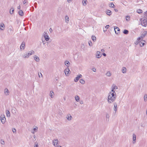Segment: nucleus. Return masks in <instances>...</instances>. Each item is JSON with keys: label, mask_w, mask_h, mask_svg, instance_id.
I'll list each match as a JSON object with an SVG mask.
<instances>
[{"label": "nucleus", "mask_w": 147, "mask_h": 147, "mask_svg": "<svg viewBox=\"0 0 147 147\" xmlns=\"http://www.w3.org/2000/svg\"><path fill=\"white\" fill-rule=\"evenodd\" d=\"M116 92L111 93L110 92L109 93L108 102L109 103H111L114 101L116 99Z\"/></svg>", "instance_id": "1"}, {"label": "nucleus", "mask_w": 147, "mask_h": 147, "mask_svg": "<svg viewBox=\"0 0 147 147\" xmlns=\"http://www.w3.org/2000/svg\"><path fill=\"white\" fill-rule=\"evenodd\" d=\"M147 35V31H144L143 32L141 36L140 37L138 38L137 39L138 40H140L141 39H142L144 38L145 36Z\"/></svg>", "instance_id": "2"}, {"label": "nucleus", "mask_w": 147, "mask_h": 147, "mask_svg": "<svg viewBox=\"0 0 147 147\" xmlns=\"http://www.w3.org/2000/svg\"><path fill=\"white\" fill-rule=\"evenodd\" d=\"M141 21V24L142 26L145 27L147 25V20L144 18Z\"/></svg>", "instance_id": "3"}, {"label": "nucleus", "mask_w": 147, "mask_h": 147, "mask_svg": "<svg viewBox=\"0 0 147 147\" xmlns=\"http://www.w3.org/2000/svg\"><path fill=\"white\" fill-rule=\"evenodd\" d=\"M7 32L9 34H12L13 32V28L11 26H9L8 28Z\"/></svg>", "instance_id": "4"}, {"label": "nucleus", "mask_w": 147, "mask_h": 147, "mask_svg": "<svg viewBox=\"0 0 147 147\" xmlns=\"http://www.w3.org/2000/svg\"><path fill=\"white\" fill-rule=\"evenodd\" d=\"M82 77V75L81 74H79L77 76V77L75 78L74 80L75 82H77L79 80V79L81 78Z\"/></svg>", "instance_id": "5"}, {"label": "nucleus", "mask_w": 147, "mask_h": 147, "mask_svg": "<svg viewBox=\"0 0 147 147\" xmlns=\"http://www.w3.org/2000/svg\"><path fill=\"white\" fill-rule=\"evenodd\" d=\"M43 36L46 40L48 41L49 40V37L46 33L44 32L43 34Z\"/></svg>", "instance_id": "6"}, {"label": "nucleus", "mask_w": 147, "mask_h": 147, "mask_svg": "<svg viewBox=\"0 0 147 147\" xmlns=\"http://www.w3.org/2000/svg\"><path fill=\"white\" fill-rule=\"evenodd\" d=\"M114 30L116 34H118L119 33L120 29L117 27H114Z\"/></svg>", "instance_id": "7"}, {"label": "nucleus", "mask_w": 147, "mask_h": 147, "mask_svg": "<svg viewBox=\"0 0 147 147\" xmlns=\"http://www.w3.org/2000/svg\"><path fill=\"white\" fill-rule=\"evenodd\" d=\"M34 60L37 62H39L40 61L39 57L36 55L34 56Z\"/></svg>", "instance_id": "8"}, {"label": "nucleus", "mask_w": 147, "mask_h": 147, "mask_svg": "<svg viewBox=\"0 0 147 147\" xmlns=\"http://www.w3.org/2000/svg\"><path fill=\"white\" fill-rule=\"evenodd\" d=\"M133 144H134L136 142V135L134 134H133Z\"/></svg>", "instance_id": "9"}, {"label": "nucleus", "mask_w": 147, "mask_h": 147, "mask_svg": "<svg viewBox=\"0 0 147 147\" xmlns=\"http://www.w3.org/2000/svg\"><path fill=\"white\" fill-rule=\"evenodd\" d=\"M100 52L99 51H97L96 52V57L98 58H100L101 57V55H100Z\"/></svg>", "instance_id": "10"}, {"label": "nucleus", "mask_w": 147, "mask_h": 147, "mask_svg": "<svg viewBox=\"0 0 147 147\" xmlns=\"http://www.w3.org/2000/svg\"><path fill=\"white\" fill-rule=\"evenodd\" d=\"M70 71V70L69 68H67L65 69V73L66 76H68L69 71Z\"/></svg>", "instance_id": "11"}, {"label": "nucleus", "mask_w": 147, "mask_h": 147, "mask_svg": "<svg viewBox=\"0 0 147 147\" xmlns=\"http://www.w3.org/2000/svg\"><path fill=\"white\" fill-rule=\"evenodd\" d=\"M4 92L6 96L9 95V91L7 88H5L4 89Z\"/></svg>", "instance_id": "12"}, {"label": "nucleus", "mask_w": 147, "mask_h": 147, "mask_svg": "<svg viewBox=\"0 0 147 147\" xmlns=\"http://www.w3.org/2000/svg\"><path fill=\"white\" fill-rule=\"evenodd\" d=\"M58 140L57 139L54 140L53 141V144L55 146L57 145Z\"/></svg>", "instance_id": "13"}, {"label": "nucleus", "mask_w": 147, "mask_h": 147, "mask_svg": "<svg viewBox=\"0 0 147 147\" xmlns=\"http://www.w3.org/2000/svg\"><path fill=\"white\" fill-rule=\"evenodd\" d=\"M66 118L68 121H71L72 118V117L70 114L67 115Z\"/></svg>", "instance_id": "14"}, {"label": "nucleus", "mask_w": 147, "mask_h": 147, "mask_svg": "<svg viewBox=\"0 0 147 147\" xmlns=\"http://www.w3.org/2000/svg\"><path fill=\"white\" fill-rule=\"evenodd\" d=\"M25 47V42H22L21 44L20 47V49L22 50V48L23 49H24Z\"/></svg>", "instance_id": "15"}, {"label": "nucleus", "mask_w": 147, "mask_h": 147, "mask_svg": "<svg viewBox=\"0 0 147 147\" xmlns=\"http://www.w3.org/2000/svg\"><path fill=\"white\" fill-rule=\"evenodd\" d=\"M114 107L113 108V110L115 112V113H116L117 111V104L116 102L114 103Z\"/></svg>", "instance_id": "16"}, {"label": "nucleus", "mask_w": 147, "mask_h": 147, "mask_svg": "<svg viewBox=\"0 0 147 147\" xmlns=\"http://www.w3.org/2000/svg\"><path fill=\"white\" fill-rule=\"evenodd\" d=\"M4 25L3 23H1L0 25V29L1 30H4Z\"/></svg>", "instance_id": "17"}, {"label": "nucleus", "mask_w": 147, "mask_h": 147, "mask_svg": "<svg viewBox=\"0 0 147 147\" xmlns=\"http://www.w3.org/2000/svg\"><path fill=\"white\" fill-rule=\"evenodd\" d=\"M34 51L32 50L30 51H29V52L27 53L29 57L30 56L34 54Z\"/></svg>", "instance_id": "18"}, {"label": "nucleus", "mask_w": 147, "mask_h": 147, "mask_svg": "<svg viewBox=\"0 0 147 147\" xmlns=\"http://www.w3.org/2000/svg\"><path fill=\"white\" fill-rule=\"evenodd\" d=\"M1 122L3 124H4L5 122V117H1Z\"/></svg>", "instance_id": "19"}, {"label": "nucleus", "mask_w": 147, "mask_h": 147, "mask_svg": "<svg viewBox=\"0 0 147 147\" xmlns=\"http://www.w3.org/2000/svg\"><path fill=\"white\" fill-rule=\"evenodd\" d=\"M126 67H123L122 68V72L123 73H126Z\"/></svg>", "instance_id": "20"}, {"label": "nucleus", "mask_w": 147, "mask_h": 147, "mask_svg": "<svg viewBox=\"0 0 147 147\" xmlns=\"http://www.w3.org/2000/svg\"><path fill=\"white\" fill-rule=\"evenodd\" d=\"M65 22L66 23H68L69 22V17L68 16H65Z\"/></svg>", "instance_id": "21"}, {"label": "nucleus", "mask_w": 147, "mask_h": 147, "mask_svg": "<svg viewBox=\"0 0 147 147\" xmlns=\"http://www.w3.org/2000/svg\"><path fill=\"white\" fill-rule=\"evenodd\" d=\"M75 98L76 101L77 102H79V101L80 97L78 96H76L75 97Z\"/></svg>", "instance_id": "22"}, {"label": "nucleus", "mask_w": 147, "mask_h": 147, "mask_svg": "<svg viewBox=\"0 0 147 147\" xmlns=\"http://www.w3.org/2000/svg\"><path fill=\"white\" fill-rule=\"evenodd\" d=\"M65 65L68 67H69L70 65L69 62V61H66L65 62Z\"/></svg>", "instance_id": "23"}, {"label": "nucleus", "mask_w": 147, "mask_h": 147, "mask_svg": "<svg viewBox=\"0 0 147 147\" xmlns=\"http://www.w3.org/2000/svg\"><path fill=\"white\" fill-rule=\"evenodd\" d=\"M111 88H113L114 89H118L117 87L115 84H113L112 85Z\"/></svg>", "instance_id": "24"}, {"label": "nucleus", "mask_w": 147, "mask_h": 147, "mask_svg": "<svg viewBox=\"0 0 147 147\" xmlns=\"http://www.w3.org/2000/svg\"><path fill=\"white\" fill-rule=\"evenodd\" d=\"M54 94V93L52 91H51L50 92L49 95H50V96L51 98H53V95Z\"/></svg>", "instance_id": "25"}, {"label": "nucleus", "mask_w": 147, "mask_h": 147, "mask_svg": "<svg viewBox=\"0 0 147 147\" xmlns=\"http://www.w3.org/2000/svg\"><path fill=\"white\" fill-rule=\"evenodd\" d=\"M141 39V41H140V42L142 43H143V44L142 45H141V44H140V46L142 47L145 44L144 42H145V41L144 40H142V39Z\"/></svg>", "instance_id": "26"}, {"label": "nucleus", "mask_w": 147, "mask_h": 147, "mask_svg": "<svg viewBox=\"0 0 147 147\" xmlns=\"http://www.w3.org/2000/svg\"><path fill=\"white\" fill-rule=\"evenodd\" d=\"M141 39V41H140V42L142 43H143V44L142 45H141V44H140V46L142 47L145 44L144 42H145V41L144 40H142V39Z\"/></svg>", "instance_id": "27"}, {"label": "nucleus", "mask_w": 147, "mask_h": 147, "mask_svg": "<svg viewBox=\"0 0 147 147\" xmlns=\"http://www.w3.org/2000/svg\"><path fill=\"white\" fill-rule=\"evenodd\" d=\"M19 15L21 16H22L23 15V12L22 10H20L19 11Z\"/></svg>", "instance_id": "28"}, {"label": "nucleus", "mask_w": 147, "mask_h": 147, "mask_svg": "<svg viewBox=\"0 0 147 147\" xmlns=\"http://www.w3.org/2000/svg\"><path fill=\"white\" fill-rule=\"evenodd\" d=\"M91 38L93 41L95 42L96 40V38L95 36L92 35Z\"/></svg>", "instance_id": "29"}, {"label": "nucleus", "mask_w": 147, "mask_h": 147, "mask_svg": "<svg viewBox=\"0 0 147 147\" xmlns=\"http://www.w3.org/2000/svg\"><path fill=\"white\" fill-rule=\"evenodd\" d=\"M14 11V9L12 7L10 9V12H9L11 14H12L13 13Z\"/></svg>", "instance_id": "30"}, {"label": "nucleus", "mask_w": 147, "mask_h": 147, "mask_svg": "<svg viewBox=\"0 0 147 147\" xmlns=\"http://www.w3.org/2000/svg\"><path fill=\"white\" fill-rule=\"evenodd\" d=\"M6 114L7 117H9L10 116V113L9 111H6Z\"/></svg>", "instance_id": "31"}, {"label": "nucleus", "mask_w": 147, "mask_h": 147, "mask_svg": "<svg viewBox=\"0 0 147 147\" xmlns=\"http://www.w3.org/2000/svg\"><path fill=\"white\" fill-rule=\"evenodd\" d=\"M22 57L23 58H27L29 57V56L27 54H25L22 55Z\"/></svg>", "instance_id": "32"}, {"label": "nucleus", "mask_w": 147, "mask_h": 147, "mask_svg": "<svg viewBox=\"0 0 147 147\" xmlns=\"http://www.w3.org/2000/svg\"><path fill=\"white\" fill-rule=\"evenodd\" d=\"M80 82L82 84H84L85 83L84 80L82 79H80Z\"/></svg>", "instance_id": "33"}, {"label": "nucleus", "mask_w": 147, "mask_h": 147, "mask_svg": "<svg viewBox=\"0 0 147 147\" xmlns=\"http://www.w3.org/2000/svg\"><path fill=\"white\" fill-rule=\"evenodd\" d=\"M87 0H83L82 1L83 5L84 6H85L86 5V2Z\"/></svg>", "instance_id": "34"}, {"label": "nucleus", "mask_w": 147, "mask_h": 147, "mask_svg": "<svg viewBox=\"0 0 147 147\" xmlns=\"http://www.w3.org/2000/svg\"><path fill=\"white\" fill-rule=\"evenodd\" d=\"M111 12V11L109 10H107L106 12V14L109 16H110L111 15V14H110L109 13H110Z\"/></svg>", "instance_id": "35"}, {"label": "nucleus", "mask_w": 147, "mask_h": 147, "mask_svg": "<svg viewBox=\"0 0 147 147\" xmlns=\"http://www.w3.org/2000/svg\"><path fill=\"white\" fill-rule=\"evenodd\" d=\"M106 75L108 77H110L111 75V74L110 71H108L106 73Z\"/></svg>", "instance_id": "36"}, {"label": "nucleus", "mask_w": 147, "mask_h": 147, "mask_svg": "<svg viewBox=\"0 0 147 147\" xmlns=\"http://www.w3.org/2000/svg\"><path fill=\"white\" fill-rule=\"evenodd\" d=\"M128 31L127 30H124V31H123V33L124 34H128Z\"/></svg>", "instance_id": "37"}, {"label": "nucleus", "mask_w": 147, "mask_h": 147, "mask_svg": "<svg viewBox=\"0 0 147 147\" xmlns=\"http://www.w3.org/2000/svg\"><path fill=\"white\" fill-rule=\"evenodd\" d=\"M144 101L146 102L147 100V95L145 94L144 96Z\"/></svg>", "instance_id": "38"}, {"label": "nucleus", "mask_w": 147, "mask_h": 147, "mask_svg": "<svg viewBox=\"0 0 147 147\" xmlns=\"http://www.w3.org/2000/svg\"><path fill=\"white\" fill-rule=\"evenodd\" d=\"M137 12L138 13L140 14L142 13V10L139 9L137 10Z\"/></svg>", "instance_id": "39"}, {"label": "nucleus", "mask_w": 147, "mask_h": 147, "mask_svg": "<svg viewBox=\"0 0 147 147\" xmlns=\"http://www.w3.org/2000/svg\"><path fill=\"white\" fill-rule=\"evenodd\" d=\"M110 7H111L114 8L115 7V5L113 3H111L110 4Z\"/></svg>", "instance_id": "40"}, {"label": "nucleus", "mask_w": 147, "mask_h": 147, "mask_svg": "<svg viewBox=\"0 0 147 147\" xmlns=\"http://www.w3.org/2000/svg\"><path fill=\"white\" fill-rule=\"evenodd\" d=\"M144 18L147 20V11L145 12Z\"/></svg>", "instance_id": "41"}, {"label": "nucleus", "mask_w": 147, "mask_h": 147, "mask_svg": "<svg viewBox=\"0 0 147 147\" xmlns=\"http://www.w3.org/2000/svg\"><path fill=\"white\" fill-rule=\"evenodd\" d=\"M88 44H89V45L90 47L92 46V42L91 41H89Z\"/></svg>", "instance_id": "42"}, {"label": "nucleus", "mask_w": 147, "mask_h": 147, "mask_svg": "<svg viewBox=\"0 0 147 147\" xmlns=\"http://www.w3.org/2000/svg\"><path fill=\"white\" fill-rule=\"evenodd\" d=\"M38 127H36L35 128L33 129V130L35 131V132H37V131Z\"/></svg>", "instance_id": "43"}, {"label": "nucleus", "mask_w": 147, "mask_h": 147, "mask_svg": "<svg viewBox=\"0 0 147 147\" xmlns=\"http://www.w3.org/2000/svg\"><path fill=\"white\" fill-rule=\"evenodd\" d=\"M1 144L4 145L5 144V142L3 140H1Z\"/></svg>", "instance_id": "44"}, {"label": "nucleus", "mask_w": 147, "mask_h": 147, "mask_svg": "<svg viewBox=\"0 0 147 147\" xmlns=\"http://www.w3.org/2000/svg\"><path fill=\"white\" fill-rule=\"evenodd\" d=\"M126 20L127 21H128L129 20V17L128 16H127L126 17Z\"/></svg>", "instance_id": "45"}, {"label": "nucleus", "mask_w": 147, "mask_h": 147, "mask_svg": "<svg viewBox=\"0 0 147 147\" xmlns=\"http://www.w3.org/2000/svg\"><path fill=\"white\" fill-rule=\"evenodd\" d=\"M12 130L13 133H15L16 132V130L14 128H12Z\"/></svg>", "instance_id": "46"}, {"label": "nucleus", "mask_w": 147, "mask_h": 147, "mask_svg": "<svg viewBox=\"0 0 147 147\" xmlns=\"http://www.w3.org/2000/svg\"><path fill=\"white\" fill-rule=\"evenodd\" d=\"M92 69V71L94 72H95L96 71V69L95 68H93Z\"/></svg>", "instance_id": "47"}, {"label": "nucleus", "mask_w": 147, "mask_h": 147, "mask_svg": "<svg viewBox=\"0 0 147 147\" xmlns=\"http://www.w3.org/2000/svg\"><path fill=\"white\" fill-rule=\"evenodd\" d=\"M38 74L39 77V78H40V76L42 77H43L42 75V74L41 73H40V74H39V73H38Z\"/></svg>", "instance_id": "48"}, {"label": "nucleus", "mask_w": 147, "mask_h": 147, "mask_svg": "<svg viewBox=\"0 0 147 147\" xmlns=\"http://www.w3.org/2000/svg\"><path fill=\"white\" fill-rule=\"evenodd\" d=\"M112 88V89H111V92H111V93L115 92V91L114 90V89H113V88Z\"/></svg>", "instance_id": "49"}, {"label": "nucleus", "mask_w": 147, "mask_h": 147, "mask_svg": "<svg viewBox=\"0 0 147 147\" xmlns=\"http://www.w3.org/2000/svg\"><path fill=\"white\" fill-rule=\"evenodd\" d=\"M38 143H36L34 145V147H38Z\"/></svg>", "instance_id": "50"}, {"label": "nucleus", "mask_w": 147, "mask_h": 147, "mask_svg": "<svg viewBox=\"0 0 147 147\" xmlns=\"http://www.w3.org/2000/svg\"><path fill=\"white\" fill-rule=\"evenodd\" d=\"M12 111L13 113H16V111L15 109H13L12 110Z\"/></svg>", "instance_id": "51"}, {"label": "nucleus", "mask_w": 147, "mask_h": 147, "mask_svg": "<svg viewBox=\"0 0 147 147\" xmlns=\"http://www.w3.org/2000/svg\"><path fill=\"white\" fill-rule=\"evenodd\" d=\"M109 27V25H107L105 26V28L106 29L108 28Z\"/></svg>", "instance_id": "52"}, {"label": "nucleus", "mask_w": 147, "mask_h": 147, "mask_svg": "<svg viewBox=\"0 0 147 147\" xmlns=\"http://www.w3.org/2000/svg\"><path fill=\"white\" fill-rule=\"evenodd\" d=\"M137 40H138V41L136 42L135 43V44H136V45H137V44H138V43H139V42H140V40H138V39H137Z\"/></svg>", "instance_id": "53"}, {"label": "nucleus", "mask_w": 147, "mask_h": 147, "mask_svg": "<svg viewBox=\"0 0 147 147\" xmlns=\"http://www.w3.org/2000/svg\"><path fill=\"white\" fill-rule=\"evenodd\" d=\"M106 117L107 118H108L109 119V116L108 114H107L106 115Z\"/></svg>", "instance_id": "54"}, {"label": "nucleus", "mask_w": 147, "mask_h": 147, "mask_svg": "<svg viewBox=\"0 0 147 147\" xmlns=\"http://www.w3.org/2000/svg\"><path fill=\"white\" fill-rule=\"evenodd\" d=\"M42 42L43 43V44H45L46 42L45 41H44L42 39Z\"/></svg>", "instance_id": "55"}, {"label": "nucleus", "mask_w": 147, "mask_h": 147, "mask_svg": "<svg viewBox=\"0 0 147 147\" xmlns=\"http://www.w3.org/2000/svg\"><path fill=\"white\" fill-rule=\"evenodd\" d=\"M20 5H19L17 7V9H20Z\"/></svg>", "instance_id": "56"}, {"label": "nucleus", "mask_w": 147, "mask_h": 147, "mask_svg": "<svg viewBox=\"0 0 147 147\" xmlns=\"http://www.w3.org/2000/svg\"><path fill=\"white\" fill-rule=\"evenodd\" d=\"M24 4H25L26 3V0H24L23 2Z\"/></svg>", "instance_id": "57"}, {"label": "nucleus", "mask_w": 147, "mask_h": 147, "mask_svg": "<svg viewBox=\"0 0 147 147\" xmlns=\"http://www.w3.org/2000/svg\"><path fill=\"white\" fill-rule=\"evenodd\" d=\"M102 55H103L104 56H105V57L106 56V54L105 53H102Z\"/></svg>", "instance_id": "58"}, {"label": "nucleus", "mask_w": 147, "mask_h": 147, "mask_svg": "<svg viewBox=\"0 0 147 147\" xmlns=\"http://www.w3.org/2000/svg\"><path fill=\"white\" fill-rule=\"evenodd\" d=\"M83 103V101H81L80 102V104H82Z\"/></svg>", "instance_id": "59"}, {"label": "nucleus", "mask_w": 147, "mask_h": 147, "mask_svg": "<svg viewBox=\"0 0 147 147\" xmlns=\"http://www.w3.org/2000/svg\"><path fill=\"white\" fill-rule=\"evenodd\" d=\"M53 31V30L52 29V28H50V29H49V31L50 32H52V31Z\"/></svg>", "instance_id": "60"}, {"label": "nucleus", "mask_w": 147, "mask_h": 147, "mask_svg": "<svg viewBox=\"0 0 147 147\" xmlns=\"http://www.w3.org/2000/svg\"><path fill=\"white\" fill-rule=\"evenodd\" d=\"M72 0H67V2L69 3H70L71 1H72Z\"/></svg>", "instance_id": "61"}, {"label": "nucleus", "mask_w": 147, "mask_h": 147, "mask_svg": "<svg viewBox=\"0 0 147 147\" xmlns=\"http://www.w3.org/2000/svg\"><path fill=\"white\" fill-rule=\"evenodd\" d=\"M35 132L33 130H32V131H31L32 133L33 134H34V133Z\"/></svg>", "instance_id": "62"}, {"label": "nucleus", "mask_w": 147, "mask_h": 147, "mask_svg": "<svg viewBox=\"0 0 147 147\" xmlns=\"http://www.w3.org/2000/svg\"><path fill=\"white\" fill-rule=\"evenodd\" d=\"M102 52H105V50L104 49H102L101 50Z\"/></svg>", "instance_id": "63"}, {"label": "nucleus", "mask_w": 147, "mask_h": 147, "mask_svg": "<svg viewBox=\"0 0 147 147\" xmlns=\"http://www.w3.org/2000/svg\"><path fill=\"white\" fill-rule=\"evenodd\" d=\"M114 10L115 12H117L118 11V10L117 9H114Z\"/></svg>", "instance_id": "64"}]
</instances>
